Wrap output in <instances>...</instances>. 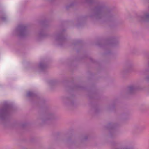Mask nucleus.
Instances as JSON below:
<instances>
[{
  "mask_svg": "<svg viewBox=\"0 0 149 149\" xmlns=\"http://www.w3.org/2000/svg\"><path fill=\"white\" fill-rule=\"evenodd\" d=\"M10 109V107L8 105H6L3 108L0 110V117L3 119L8 113Z\"/></svg>",
  "mask_w": 149,
  "mask_h": 149,
  "instance_id": "3",
  "label": "nucleus"
},
{
  "mask_svg": "<svg viewBox=\"0 0 149 149\" xmlns=\"http://www.w3.org/2000/svg\"><path fill=\"white\" fill-rule=\"evenodd\" d=\"M94 15L97 19L101 18L103 16L107 14L108 12L102 5L99 4L94 9Z\"/></svg>",
  "mask_w": 149,
  "mask_h": 149,
  "instance_id": "1",
  "label": "nucleus"
},
{
  "mask_svg": "<svg viewBox=\"0 0 149 149\" xmlns=\"http://www.w3.org/2000/svg\"><path fill=\"white\" fill-rule=\"evenodd\" d=\"M64 38L62 35H58L56 39L57 40L62 41L64 40Z\"/></svg>",
  "mask_w": 149,
  "mask_h": 149,
  "instance_id": "7",
  "label": "nucleus"
},
{
  "mask_svg": "<svg viewBox=\"0 0 149 149\" xmlns=\"http://www.w3.org/2000/svg\"><path fill=\"white\" fill-rule=\"evenodd\" d=\"M18 31L19 33V36L21 37L26 36L28 34L27 27L23 25H20L18 26Z\"/></svg>",
  "mask_w": 149,
  "mask_h": 149,
  "instance_id": "2",
  "label": "nucleus"
},
{
  "mask_svg": "<svg viewBox=\"0 0 149 149\" xmlns=\"http://www.w3.org/2000/svg\"><path fill=\"white\" fill-rule=\"evenodd\" d=\"M141 20L145 21H147L149 20V14L146 13L143 17H141Z\"/></svg>",
  "mask_w": 149,
  "mask_h": 149,
  "instance_id": "4",
  "label": "nucleus"
},
{
  "mask_svg": "<svg viewBox=\"0 0 149 149\" xmlns=\"http://www.w3.org/2000/svg\"><path fill=\"white\" fill-rule=\"evenodd\" d=\"M72 5H73V4H71V5H70V6H72Z\"/></svg>",
  "mask_w": 149,
  "mask_h": 149,
  "instance_id": "13",
  "label": "nucleus"
},
{
  "mask_svg": "<svg viewBox=\"0 0 149 149\" xmlns=\"http://www.w3.org/2000/svg\"><path fill=\"white\" fill-rule=\"evenodd\" d=\"M1 19L3 21H5L6 19V18L5 17H2L1 18Z\"/></svg>",
  "mask_w": 149,
  "mask_h": 149,
  "instance_id": "10",
  "label": "nucleus"
},
{
  "mask_svg": "<svg viewBox=\"0 0 149 149\" xmlns=\"http://www.w3.org/2000/svg\"><path fill=\"white\" fill-rule=\"evenodd\" d=\"M40 36H43V35L42 34H41V33H40Z\"/></svg>",
  "mask_w": 149,
  "mask_h": 149,
  "instance_id": "11",
  "label": "nucleus"
},
{
  "mask_svg": "<svg viewBox=\"0 0 149 149\" xmlns=\"http://www.w3.org/2000/svg\"><path fill=\"white\" fill-rule=\"evenodd\" d=\"M93 0H86V2L88 4H91L93 2Z\"/></svg>",
  "mask_w": 149,
  "mask_h": 149,
  "instance_id": "9",
  "label": "nucleus"
},
{
  "mask_svg": "<svg viewBox=\"0 0 149 149\" xmlns=\"http://www.w3.org/2000/svg\"><path fill=\"white\" fill-rule=\"evenodd\" d=\"M121 149H128L127 148H124Z\"/></svg>",
  "mask_w": 149,
  "mask_h": 149,
  "instance_id": "12",
  "label": "nucleus"
},
{
  "mask_svg": "<svg viewBox=\"0 0 149 149\" xmlns=\"http://www.w3.org/2000/svg\"><path fill=\"white\" fill-rule=\"evenodd\" d=\"M39 66V67L41 70H43L46 68L47 67L46 65L42 62L40 63Z\"/></svg>",
  "mask_w": 149,
  "mask_h": 149,
  "instance_id": "6",
  "label": "nucleus"
},
{
  "mask_svg": "<svg viewBox=\"0 0 149 149\" xmlns=\"http://www.w3.org/2000/svg\"><path fill=\"white\" fill-rule=\"evenodd\" d=\"M27 95L29 97H33L34 96V94L32 92H29L27 93Z\"/></svg>",
  "mask_w": 149,
  "mask_h": 149,
  "instance_id": "8",
  "label": "nucleus"
},
{
  "mask_svg": "<svg viewBox=\"0 0 149 149\" xmlns=\"http://www.w3.org/2000/svg\"><path fill=\"white\" fill-rule=\"evenodd\" d=\"M137 89V88L134 86H131L128 88V91L130 93H133Z\"/></svg>",
  "mask_w": 149,
  "mask_h": 149,
  "instance_id": "5",
  "label": "nucleus"
}]
</instances>
